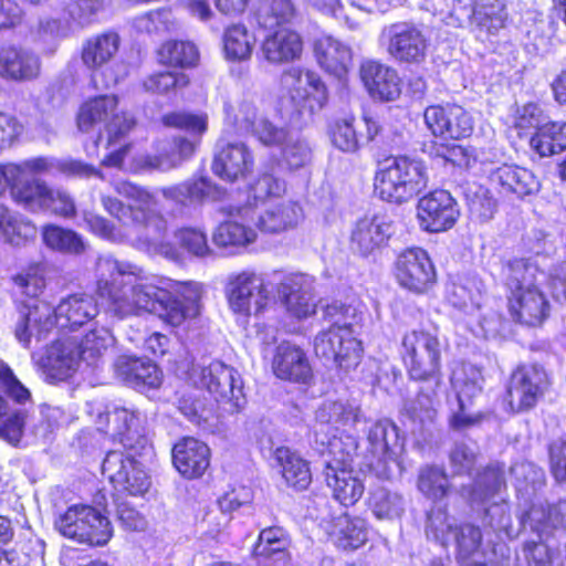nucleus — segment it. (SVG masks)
Segmentation results:
<instances>
[{
    "instance_id": "obj_21",
    "label": "nucleus",
    "mask_w": 566,
    "mask_h": 566,
    "mask_svg": "<svg viewBox=\"0 0 566 566\" xmlns=\"http://www.w3.org/2000/svg\"><path fill=\"white\" fill-rule=\"evenodd\" d=\"M171 462L182 479L198 480L210 468L211 449L205 441L192 436H185L174 443Z\"/></svg>"
},
{
    "instance_id": "obj_60",
    "label": "nucleus",
    "mask_w": 566,
    "mask_h": 566,
    "mask_svg": "<svg viewBox=\"0 0 566 566\" xmlns=\"http://www.w3.org/2000/svg\"><path fill=\"white\" fill-rule=\"evenodd\" d=\"M328 422L336 428H353L361 417L359 405L349 400H334L328 405Z\"/></svg>"
},
{
    "instance_id": "obj_4",
    "label": "nucleus",
    "mask_w": 566,
    "mask_h": 566,
    "mask_svg": "<svg viewBox=\"0 0 566 566\" xmlns=\"http://www.w3.org/2000/svg\"><path fill=\"white\" fill-rule=\"evenodd\" d=\"M323 316L329 326L315 336L316 356L332 361L339 371L355 370L361 363L364 347L354 334L353 324L347 322L352 316L350 305L333 301L324 307Z\"/></svg>"
},
{
    "instance_id": "obj_15",
    "label": "nucleus",
    "mask_w": 566,
    "mask_h": 566,
    "mask_svg": "<svg viewBox=\"0 0 566 566\" xmlns=\"http://www.w3.org/2000/svg\"><path fill=\"white\" fill-rule=\"evenodd\" d=\"M416 217L422 231L441 233L455 226L460 209L450 191L433 189L418 199Z\"/></svg>"
},
{
    "instance_id": "obj_3",
    "label": "nucleus",
    "mask_w": 566,
    "mask_h": 566,
    "mask_svg": "<svg viewBox=\"0 0 566 566\" xmlns=\"http://www.w3.org/2000/svg\"><path fill=\"white\" fill-rule=\"evenodd\" d=\"M115 191L129 203L125 205L112 196H102L101 202L122 227L132 230L137 238L144 235L147 242H155L164 235L166 220L151 192L129 181L117 182Z\"/></svg>"
},
{
    "instance_id": "obj_7",
    "label": "nucleus",
    "mask_w": 566,
    "mask_h": 566,
    "mask_svg": "<svg viewBox=\"0 0 566 566\" xmlns=\"http://www.w3.org/2000/svg\"><path fill=\"white\" fill-rule=\"evenodd\" d=\"M76 127L88 134L102 130L106 133V146L117 144L129 136L137 127L135 116L119 109V99L115 94H99L85 98L75 115Z\"/></svg>"
},
{
    "instance_id": "obj_64",
    "label": "nucleus",
    "mask_w": 566,
    "mask_h": 566,
    "mask_svg": "<svg viewBox=\"0 0 566 566\" xmlns=\"http://www.w3.org/2000/svg\"><path fill=\"white\" fill-rule=\"evenodd\" d=\"M108 346L109 334L107 331L91 329L80 343V358L86 361H95L107 350Z\"/></svg>"
},
{
    "instance_id": "obj_54",
    "label": "nucleus",
    "mask_w": 566,
    "mask_h": 566,
    "mask_svg": "<svg viewBox=\"0 0 566 566\" xmlns=\"http://www.w3.org/2000/svg\"><path fill=\"white\" fill-rule=\"evenodd\" d=\"M355 120V117L350 115L337 118L328 126L327 134L332 145L343 153H356L360 148Z\"/></svg>"
},
{
    "instance_id": "obj_16",
    "label": "nucleus",
    "mask_w": 566,
    "mask_h": 566,
    "mask_svg": "<svg viewBox=\"0 0 566 566\" xmlns=\"http://www.w3.org/2000/svg\"><path fill=\"white\" fill-rule=\"evenodd\" d=\"M291 101L300 116H312L328 102V91L321 76L313 71L290 67L283 73Z\"/></svg>"
},
{
    "instance_id": "obj_51",
    "label": "nucleus",
    "mask_w": 566,
    "mask_h": 566,
    "mask_svg": "<svg viewBox=\"0 0 566 566\" xmlns=\"http://www.w3.org/2000/svg\"><path fill=\"white\" fill-rule=\"evenodd\" d=\"M28 412L15 409L10 411L7 398L0 394V438L12 446H18L24 434Z\"/></svg>"
},
{
    "instance_id": "obj_28",
    "label": "nucleus",
    "mask_w": 566,
    "mask_h": 566,
    "mask_svg": "<svg viewBox=\"0 0 566 566\" xmlns=\"http://www.w3.org/2000/svg\"><path fill=\"white\" fill-rule=\"evenodd\" d=\"M273 459L287 489L294 492H304L310 489L313 482V473L308 460L285 446L277 447L274 450Z\"/></svg>"
},
{
    "instance_id": "obj_35",
    "label": "nucleus",
    "mask_w": 566,
    "mask_h": 566,
    "mask_svg": "<svg viewBox=\"0 0 566 566\" xmlns=\"http://www.w3.org/2000/svg\"><path fill=\"white\" fill-rule=\"evenodd\" d=\"M289 546L287 532L280 526H269L260 531L251 554L258 564L286 563L291 558Z\"/></svg>"
},
{
    "instance_id": "obj_55",
    "label": "nucleus",
    "mask_w": 566,
    "mask_h": 566,
    "mask_svg": "<svg viewBox=\"0 0 566 566\" xmlns=\"http://www.w3.org/2000/svg\"><path fill=\"white\" fill-rule=\"evenodd\" d=\"M365 504L377 520H388L399 512L401 496L385 486H374L369 490Z\"/></svg>"
},
{
    "instance_id": "obj_42",
    "label": "nucleus",
    "mask_w": 566,
    "mask_h": 566,
    "mask_svg": "<svg viewBox=\"0 0 566 566\" xmlns=\"http://www.w3.org/2000/svg\"><path fill=\"white\" fill-rule=\"evenodd\" d=\"M254 43V35L243 23H231L223 31L222 49L227 61L242 62L249 60Z\"/></svg>"
},
{
    "instance_id": "obj_37",
    "label": "nucleus",
    "mask_w": 566,
    "mask_h": 566,
    "mask_svg": "<svg viewBox=\"0 0 566 566\" xmlns=\"http://www.w3.org/2000/svg\"><path fill=\"white\" fill-rule=\"evenodd\" d=\"M421 384L415 397L403 406V415L412 422L424 424L432 422L437 417L438 391L442 385L431 381H418Z\"/></svg>"
},
{
    "instance_id": "obj_45",
    "label": "nucleus",
    "mask_w": 566,
    "mask_h": 566,
    "mask_svg": "<svg viewBox=\"0 0 566 566\" xmlns=\"http://www.w3.org/2000/svg\"><path fill=\"white\" fill-rule=\"evenodd\" d=\"M417 489L426 499L440 502L452 492V484L443 468L427 464L419 469Z\"/></svg>"
},
{
    "instance_id": "obj_11",
    "label": "nucleus",
    "mask_w": 566,
    "mask_h": 566,
    "mask_svg": "<svg viewBox=\"0 0 566 566\" xmlns=\"http://www.w3.org/2000/svg\"><path fill=\"white\" fill-rule=\"evenodd\" d=\"M380 40L387 54L402 65L424 63L431 45L424 30L412 21H396L384 27Z\"/></svg>"
},
{
    "instance_id": "obj_27",
    "label": "nucleus",
    "mask_w": 566,
    "mask_h": 566,
    "mask_svg": "<svg viewBox=\"0 0 566 566\" xmlns=\"http://www.w3.org/2000/svg\"><path fill=\"white\" fill-rule=\"evenodd\" d=\"M360 80L369 95L384 102L397 99L401 94V80L397 71L379 61L368 60L360 64Z\"/></svg>"
},
{
    "instance_id": "obj_22",
    "label": "nucleus",
    "mask_w": 566,
    "mask_h": 566,
    "mask_svg": "<svg viewBox=\"0 0 566 566\" xmlns=\"http://www.w3.org/2000/svg\"><path fill=\"white\" fill-rule=\"evenodd\" d=\"M253 150L242 142H228L216 151L211 169L220 179L234 182L248 178L254 170Z\"/></svg>"
},
{
    "instance_id": "obj_10",
    "label": "nucleus",
    "mask_w": 566,
    "mask_h": 566,
    "mask_svg": "<svg viewBox=\"0 0 566 566\" xmlns=\"http://www.w3.org/2000/svg\"><path fill=\"white\" fill-rule=\"evenodd\" d=\"M65 538L91 547L105 546L113 537V525L105 513L90 504L70 505L55 521Z\"/></svg>"
},
{
    "instance_id": "obj_46",
    "label": "nucleus",
    "mask_w": 566,
    "mask_h": 566,
    "mask_svg": "<svg viewBox=\"0 0 566 566\" xmlns=\"http://www.w3.org/2000/svg\"><path fill=\"white\" fill-rule=\"evenodd\" d=\"M242 126L265 146H276L285 139L284 129L263 117L253 106L244 107Z\"/></svg>"
},
{
    "instance_id": "obj_50",
    "label": "nucleus",
    "mask_w": 566,
    "mask_h": 566,
    "mask_svg": "<svg viewBox=\"0 0 566 566\" xmlns=\"http://www.w3.org/2000/svg\"><path fill=\"white\" fill-rule=\"evenodd\" d=\"M358 440L350 436H334L329 439L326 451L329 460L325 462L323 471L336 470V468H354L357 457Z\"/></svg>"
},
{
    "instance_id": "obj_34",
    "label": "nucleus",
    "mask_w": 566,
    "mask_h": 566,
    "mask_svg": "<svg viewBox=\"0 0 566 566\" xmlns=\"http://www.w3.org/2000/svg\"><path fill=\"white\" fill-rule=\"evenodd\" d=\"M159 65L178 72L192 70L200 64V51L197 44L188 39H167L155 51Z\"/></svg>"
},
{
    "instance_id": "obj_36",
    "label": "nucleus",
    "mask_w": 566,
    "mask_h": 566,
    "mask_svg": "<svg viewBox=\"0 0 566 566\" xmlns=\"http://www.w3.org/2000/svg\"><path fill=\"white\" fill-rule=\"evenodd\" d=\"M303 218V209L297 202L282 201L268 208L259 217L256 228L262 233L280 234L295 229Z\"/></svg>"
},
{
    "instance_id": "obj_18",
    "label": "nucleus",
    "mask_w": 566,
    "mask_h": 566,
    "mask_svg": "<svg viewBox=\"0 0 566 566\" xmlns=\"http://www.w3.org/2000/svg\"><path fill=\"white\" fill-rule=\"evenodd\" d=\"M394 234V222L385 213H366L353 224L348 245L361 258L373 255L386 248Z\"/></svg>"
},
{
    "instance_id": "obj_12",
    "label": "nucleus",
    "mask_w": 566,
    "mask_h": 566,
    "mask_svg": "<svg viewBox=\"0 0 566 566\" xmlns=\"http://www.w3.org/2000/svg\"><path fill=\"white\" fill-rule=\"evenodd\" d=\"M14 201L31 211H41L62 219H72L77 209L73 196L44 180L29 179L14 191Z\"/></svg>"
},
{
    "instance_id": "obj_44",
    "label": "nucleus",
    "mask_w": 566,
    "mask_h": 566,
    "mask_svg": "<svg viewBox=\"0 0 566 566\" xmlns=\"http://www.w3.org/2000/svg\"><path fill=\"white\" fill-rule=\"evenodd\" d=\"M255 239L256 233L251 227L231 216L220 222L212 234L213 243L224 249L244 248Z\"/></svg>"
},
{
    "instance_id": "obj_8",
    "label": "nucleus",
    "mask_w": 566,
    "mask_h": 566,
    "mask_svg": "<svg viewBox=\"0 0 566 566\" xmlns=\"http://www.w3.org/2000/svg\"><path fill=\"white\" fill-rule=\"evenodd\" d=\"M552 387V378L538 363L520 364L510 374L501 403L511 416L536 409Z\"/></svg>"
},
{
    "instance_id": "obj_47",
    "label": "nucleus",
    "mask_w": 566,
    "mask_h": 566,
    "mask_svg": "<svg viewBox=\"0 0 566 566\" xmlns=\"http://www.w3.org/2000/svg\"><path fill=\"white\" fill-rule=\"evenodd\" d=\"M11 281L27 297H39L46 289L48 265L44 261H32L13 274Z\"/></svg>"
},
{
    "instance_id": "obj_2",
    "label": "nucleus",
    "mask_w": 566,
    "mask_h": 566,
    "mask_svg": "<svg viewBox=\"0 0 566 566\" xmlns=\"http://www.w3.org/2000/svg\"><path fill=\"white\" fill-rule=\"evenodd\" d=\"M103 420L105 426L99 430L119 447L108 450L102 462V472L112 485L113 499L145 496L150 490L151 476L142 461L153 455L155 449L138 413L119 407L99 415L98 422Z\"/></svg>"
},
{
    "instance_id": "obj_61",
    "label": "nucleus",
    "mask_w": 566,
    "mask_h": 566,
    "mask_svg": "<svg viewBox=\"0 0 566 566\" xmlns=\"http://www.w3.org/2000/svg\"><path fill=\"white\" fill-rule=\"evenodd\" d=\"M312 160V148L306 140H295L285 144L281 149L279 165L287 170H297Z\"/></svg>"
},
{
    "instance_id": "obj_5",
    "label": "nucleus",
    "mask_w": 566,
    "mask_h": 566,
    "mask_svg": "<svg viewBox=\"0 0 566 566\" xmlns=\"http://www.w3.org/2000/svg\"><path fill=\"white\" fill-rule=\"evenodd\" d=\"M428 168L423 160L408 155L385 158L374 176V192L382 201L401 205L428 187Z\"/></svg>"
},
{
    "instance_id": "obj_30",
    "label": "nucleus",
    "mask_w": 566,
    "mask_h": 566,
    "mask_svg": "<svg viewBox=\"0 0 566 566\" xmlns=\"http://www.w3.org/2000/svg\"><path fill=\"white\" fill-rule=\"evenodd\" d=\"M324 481L332 499L340 506H355L364 496L366 486L355 468H336L323 471Z\"/></svg>"
},
{
    "instance_id": "obj_40",
    "label": "nucleus",
    "mask_w": 566,
    "mask_h": 566,
    "mask_svg": "<svg viewBox=\"0 0 566 566\" xmlns=\"http://www.w3.org/2000/svg\"><path fill=\"white\" fill-rule=\"evenodd\" d=\"M0 233L6 242L20 247L35 239L38 228L29 218L0 203Z\"/></svg>"
},
{
    "instance_id": "obj_56",
    "label": "nucleus",
    "mask_w": 566,
    "mask_h": 566,
    "mask_svg": "<svg viewBox=\"0 0 566 566\" xmlns=\"http://www.w3.org/2000/svg\"><path fill=\"white\" fill-rule=\"evenodd\" d=\"M387 424L377 421L369 428L367 436L371 453L384 463V469L379 474L385 479H389L390 475L388 463L396 461V453L389 442Z\"/></svg>"
},
{
    "instance_id": "obj_24",
    "label": "nucleus",
    "mask_w": 566,
    "mask_h": 566,
    "mask_svg": "<svg viewBox=\"0 0 566 566\" xmlns=\"http://www.w3.org/2000/svg\"><path fill=\"white\" fill-rule=\"evenodd\" d=\"M116 377L136 390L157 389L163 384V371L149 358L124 355L115 364Z\"/></svg>"
},
{
    "instance_id": "obj_26",
    "label": "nucleus",
    "mask_w": 566,
    "mask_h": 566,
    "mask_svg": "<svg viewBox=\"0 0 566 566\" xmlns=\"http://www.w3.org/2000/svg\"><path fill=\"white\" fill-rule=\"evenodd\" d=\"M490 186L503 197L523 199L538 191L539 182L526 168L503 164L489 176Z\"/></svg>"
},
{
    "instance_id": "obj_23",
    "label": "nucleus",
    "mask_w": 566,
    "mask_h": 566,
    "mask_svg": "<svg viewBox=\"0 0 566 566\" xmlns=\"http://www.w3.org/2000/svg\"><path fill=\"white\" fill-rule=\"evenodd\" d=\"M201 382L217 402L230 403L238 410L244 401L243 386L235 369L220 360L202 369Z\"/></svg>"
},
{
    "instance_id": "obj_58",
    "label": "nucleus",
    "mask_w": 566,
    "mask_h": 566,
    "mask_svg": "<svg viewBox=\"0 0 566 566\" xmlns=\"http://www.w3.org/2000/svg\"><path fill=\"white\" fill-rule=\"evenodd\" d=\"M475 488L479 496L484 501L506 491L507 484L503 468L493 464L485 465L478 474Z\"/></svg>"
},
{
    "instance_id": "obj_39",
    "label": "nucleus",
    "mask_w": 566,
    "mask_h": 566,
    "mask_svg": "<svg viewBox=\"0 0 566 566\" xmlns=\"http://www.w3.org/2000/svg\"><path fill=\"white\" fill-rule=\"evenodd\" d=\"M297 9L292 0H260L255 13L258 25L265 31L289 28L296 18Z\"/></svg>"
},
{
    "instance_id": "obj_29",
    "label": "nucleus",
    "mask_w": 566,
    "mask_h": 566,
    "mask_svg": "<svg viewBox=\"0 0 566 566\" xmlns=\"http://www.w3.org/2000/svg\"><path fill=\"white\" fill-rule=\"evenodd\" d=\"M40 70V59L32 51L13 44L0 48V76L3 78L31 81L38 77Z\"/></svg>"
},
{
    "instance_id": "obj_9",
    "label": "nucleus",
    "mask_w": 566,
    "mask_h": 566,
    "mask_svg": "<svg viewBox=\"0 0 566 566\" xmlns=\"http://www.w3.org/2000/svg\"><path fill=\"white\" fill-rule=\"evenodd\" d=\"M397 285L415 296H429L438 286L437 266L429 252L419 245L401 249L391 265Z\"/></svg>"
},
{
    "instance_id": "obj_53",
    "label": "nucleus",
    "mask_w": 566,
    "mask_h": 566,
    "mask_svg": "<svg viewBox=\"0 0 566 566\" xmlns=\"http://www.w3.org/2000/svg\"><path fill=\"white\" fill-rule=\"evenodd\" d=\"M42 240L51 250L75 254L84 251L82 238L75 231L54 223L42 227Z\"/></svg>"
},
{
    "instance_id": "obj_49",
    "label": "nucleus",
    "mask_w": 566,
    "mask_h": 566,
    "mask_svg": "<svg viewBox=\"0 0 566 566\" xmlns=\"http://www.w3.org/2000/svg\"><path fill=\"white\" fill-rule=\"evenodd\" d=\"M536 266L527 258H512L501 263V275L505 293L525 289L535 283Z\"/></svg>"
},
{
    "instance_id": "obj_31",
    "label": "nucleus",
    "mask_w": 566,
    "mask_h": 566,
    "mask_svg": "<svg viewBox=\"0 0 566 566\" xmlns=\"http://www.w3.org/2000/svg\"><path fill=\"white\" fill-rule=\"evenodd\" d=\"M269 32L261 44L266 61L273 64H284L301 59L304 43L296 30L289 27L273 29Z\"/></svg>"
},
{
    "instance_id": "obj_13",
    "label": "nucleus",
    "mask_w": 566,
    "mask_h": 566,
    "mask_svg": "<svg viewBox=\"0 0 566 566\" xmlns=\"http://www.w3.org/2000/svg\"><path fill=\"white\" fill-rule=\"evenodd\" d=\"M423 123L431 136L441 140H463L474 133L472 113L457 102H439L426 106Z\"/></svg>"
},
{
    "instance_id": "obj_38",
    "label": "nucleus",
    "mask_w": 566,
    "mask_h": 566,
    "mask_svg": "<svg viewBox=\"0 0 566 566\" xmlns=\"http://www.w3.org/2000/svg\"><path fill=\"white\" fill-rule=\"evenodd\" d=\"M506 0H475L471 22L485 35H495L506 24Z\"/></svg>"
},
{
    "instance_id": "obj_14",
    "label": "nucleus",
    "mask_w": 566,
    "mask_h": 566,
    "mask_svg": "<svg viewBox=\"0 0 566 566\" xmlns=\"http://www.w3.org/2000/svg\"><path fill=\"white\" fill-rule=\"evenodd\" d=\"M505 307L513 324L528 329L542 328L552 315L551 301L536 283L505 293Z\"/></svg>"
},
{
    "instance_id": "obj_33",
    "label": "nucleus",
    "mask_w": 566,
    "mask_h": 566,
    "mask_svg": "<svg viewBox=\"0 0 566 566\" xmlns=\"http://www.w3.org/2000/svg\"><path fill=\"white\" fill-rule=\"evenodd\" d=\"M313 53L319 66L338 78L347 75L353 63L350 48L331 35L316 39Z\"/></svg>"
},
{
    "instance_id": "obj_57",
    "label": "nucleus",
    "mask_w": 566,
    "mask_h": 566,
    "mask_svg": "<svg viewBox=\"0 0 566 566\" xmlns=\"http://www.w3.org/2000/svg\"><path fill=\"white\" fill-rule=\"evenodd\" d=\"M159 191L166 199L181 206L200 202L207 197L206 184L203 180H187L180 184L163 187Z\"/></svg>"
},
{
    "instance_id": "obj_43",
    "label": "nucleus",
    "mask_w": 566,
    "mask_h": 566,
    "mask_svg": "<svg viewBox=\"0 0 566 566\" xmlns=\"http://www.w3.org/2000/svg\"><path fill=\"white\" fill-rule=\"evenodd\" d=\"M530 144L541 157L562 153L566 149V123L547 122L538 125Z\"/></svg>"
},
{
    "instance_id": "obj_25",
    "label": "nucleus",
    "mask_w": 566,
    "mask_h": 566,
    "mask_svg": "<svg viewBox=\"0 0 566 566\" xmlns=\"http://www.w3.org/2000/svg\"><path fill=\"white\" fill-rule=\"evenodd\" d=\"M368 526L365 517L345 511L329 520L326 534L337 549L353 552L368 542Z\"/></svg>"
},
{
    "instance_id": "obj_32",
    "label": "nucleus",
    "mask_w": 566,
    "mask_h": 566,
    "mask_svg": "<svg viewBox=\"0 0 566 566\" xmlns=\"http://www.w3.org/2000/svg\"><path fill=\"white\" fill-rule=\"evenodd\" d=\"M119 43V35L112 30L88 36L83 41L80 49L82 64L92 74H95L115 59Z\"/></svg>"
},
{
    "instance_id": "obj_19",
    "label": "nucleus",
    "mask_w": 566,
    "mask_h": 566,
    "mask_svg": "<svg viewBox=\"0 0 566 566\" xmlns=\"http://www.w3.org/2000/svg\"><path fill=\"white\" fill-rule=\"evenodd\" d=\"M256 291L259 300L255 312H262L269 301V283L254 271H241L229 276L226 285V296L230 308L235 314L249 316L252 296Z\"/></svg>"
},
{
    "instance_id": "obj_48",
    "label": "nucleus",
    "mask_w": 566,
    "mask_h": 566,
    "mask_svg": "<svg viewBox=\"0 0 566 566\" xmlns=\"http://www.w3.org/2000/svg\"><path fill=\"white\" fill-rule=\"evenodd\" d=\"M481 391L482 388L475 381L463 382L457 392L458 410L449 418V427L452 430L462 431L479 426L486 418V415L482 411L473 415L465 413L467 400L479 396Z\"/></svg>"
},
{
    "instance_id": "obj_20",
    "label": "nucleus",
    "mask_w": 566,
    "mask_h": 566,
    "mask_svg": "<svg viewBox=\"0 0 566 566\" xmlns=\"http://www.w3.org/2000/svg\"><path fill=\"white\" fill-rule=\"evenodd\" d=\"M273 375L285 382L308 386L314 380V370L306 350L291 342L282 340L273 352Z\"/></svg>"
},
{
    "instance_id": "obj_62",
    "label": "nucleus",
    "mask_w": 566,
    "mask_h": 566,
    "mask_svg": "<svg viewBox=\"0 0 566 566\" xmlns=\"http://www.w3.org/2000/svg\"><path fill=\"white\" fill-rule=\"evenodd\" d=\"M143 166L149 169L169 170L180 165L169 139L164 138L155 142L154 153L144 156Z\"/></svg>"
},
{
    "instance_id": "obj_52",
    "label": "nucleus",
    "mask_w": 566,
    "mask_h": 566,
    "mask_svg": "<svg viewBox=\"0 0 566 566\" xmlns=\"http://www.w3.org/2000/svg\"><path fill=\"white\" fill-rule=\"evenodd\" d=\"M189 83L190 78L185 72L168 69L153 72L146 76L143 80V87L148 93L166 95L187 87Z\"/></svg>"
},
{
    "instance_id": "obj_6",
    "label": "nucleus",
    "mask_w": 566,
    "mask_h": 566,
    "mask_svg": "<svg viewBox=\"0 0 566 566\" xmlns=\"http://www.w3.org/2000/svg\"><path fill=\"white\" fill-rule=\"evenodd\" d=\"M399 358L409 380L441 382L442 344L438 325L422 324L405 332Z\"/></svg>"
},
{
    "instance_id": "obj_1",
    "label": "nucleus",
    "mask_w": 566,
    "mask_h": 566,
    "mask_svg": "<svg viewBox=\"0 0 566 566\" xmlns=\"http://www.w3.org/2000/svg\"><path fill=\"white\" fill-rule=\"evenodd\" d=\"M140 270L129 263L107 258L97 263L94 295L72 293L55 307V322L61 328L74 329L94 319L101 312L117 319L151 314L156 304L163 313L159 318L168 326L180 327L200 315L199 290L186 282L176 285L175 294L155 284L136 281Z\"/></svg>"
},
{
    "instance_id": "obj_63",
    "label": "nucleus",
    "mask_w": 566,
    "mask_h": 566,
    "mask_svg": "<svg viewBox=\"0 0 566 566\" xmlns=\"http://www.w3.org/2000/svg\"><path fill=\"white\" fill-rule=\"evenodd\" d=\"M177 240L182 250L195 256L203 258L211 252L207 234L200 229L181 228L177 232Z\"/></svg>"
},
{
    "instance_id": "obj_17",
    "label": "nucleus",
    "mask_w": 566,
    "mask_h": 566,
    "mask_svg": "<svg viewBox=\"0 0 566 566\" xmlns=\"http://www.w3.org/2000/svg\"><path fill=\"white\" fill-rule=\"evenodd\" d=\"M160 123L167 128L189 134V136L168 138L179 165L193 157L201 144L202 136L208 130V115L205 113L171 111L160 117Z\"/></svg>"
},
{
    "instance_id": "obj_59",
    "label": "nucleus",
    "mask_w": 566,
    "mask_h": 566,
    "mask_svg": "<svg viewBox=\"0 0 566 566\" xmlns=\"http://www.w3.org/2000/svg\"><path fill=\"white\" fill-rule=\"evenodd\" d=\"M0 389L6 397L18 405L31 400L30 390L14 375L12 368L0 358Z\"/></svg>"
},
{
    "instance_id": "obj_41",
    "label": "nucleus",
    "mask_w": 566,
    "mask_h": 566,
    "mask_svg": "<svg viewBox=\"0 0 566 566\" xmlns=\"http://www.w3.org/2000/svg\"><path fill=\"white\" fill-rule=\"evenodd\" d=\"M276 292L285 310L294 317L302 319L315 314L316 306L306 296L303 284L292 277H284L276 286Z\"/></svg>"
}]
</instances>
